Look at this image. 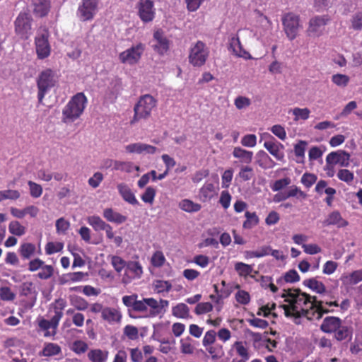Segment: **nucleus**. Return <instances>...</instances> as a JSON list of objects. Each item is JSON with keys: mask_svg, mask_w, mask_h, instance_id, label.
<instances>
[{"mask_svg": "<svg viewBox=\"0 0 362 362\" xmlns=\"http://www.w3.org/2000/svg\"><path fill=\"white\" fill-rule=\"evenodd\" d=\"M36 247L30 243H24L21 245L18 252L23 259H30L35 254Z\"/></svg>", "mask_w": 362, "mask_h": 362, "instance_id": "obj_28", "label": "nucleus"}, {"mask_svg": "<svg viewBox=\"0 0 362 362\" xmlns=\"http://www.w3.org/2000/svg\"><path fill=\"white\" fill-rule=\"evenodd\" d=\"M342 320L334 316L326 317L320 325V330L325 333H334L341 325Z\"/></svg>", "mask_w": 362, "mask_h": 362, "instance_id": "obj_18", "label": "nucleus"}, {"mask_svg": "<svg viewBox=\"0 0 362 362\" xmlns=\"http://www.w3.org/2000/svg\"><path fill=\"white\" fill-rule=\"evenodd\" d=\"M144 49L143 45L139 44L120 53L119 59L122 63L134 64L139 62Z\"/></svg>", "mask_w": 362, "mask_h": 362, "instance_id": "obj_10", "label": "nucleus"}, {"mask_svg": "<svg viewBox=\"0 0 362 362\" xmlns=\"http://www.w3.org/2000/svg\"><path fill=\"white\" fill-rule=\"evenodd\" d=\"M88 274L82 272L67 273L59 277V284L64 285L73 282L81 281Z\"/></svg>", "mask_w": 362, "mask_h": 362, "instance_id": "obj_21", "label": "nucleus"}, {"mask_svg": "<svg viewBox=\"0 0 362 362\" xmlns=\"http://www.w3.org/2000/svg\"><path fill=\"white\" fill-rule=\"evenodd\" d=\"M33 13L39 16H46L50 8L49 0H33Z\"/></svg>", "mask_w": 362, "mask_h": 362, "instance_id": "obj_22", "label": "nucleus"}, {"mask_svg": "<svg viewBox=\"0 0 362 362\" xmlns=\"http://www.w3.org/2000/svg\"><path fill=\"white\" fill-rule=\"evenodd\" d=\"M173 315L179 318H187L189 316V309L185 303H179L173 308Z\"/></svg>", "mask_w": 362, "mask_h": 362, "instance_id": "obj_37", "label": "nucleus"}, {"mask_svg": "<svg viewBox=\"0 0 362 362\" xmlns=\"http://www.w3.org/2000/svg\"><path fill=\"white\" fill-rule=\"evenodd\" d=\"M103 216L110 222L116 223L117 224L122 223L126 221L127 217L117 213L115 212L112 209H105L103 211Z\"/></svg>", "mask_w": 362, "mask_h": 362, "instance_id": "obj_27", "label": "nucleus"}, {"mask_svg": "<svg viewBox=\"0 0 362 362\" xmlns=\"http://www.w3.org/2000/svg\"><path fill=\"white\" fill-rule=\"evenodd\" d=\"M216 333L214 330L206 332L202 340L203 346L207 347L212 345L216 341Z\"/></svg>", "mask_w": 362, "mask_h": 362, "instance_id": "obj_59", "label": "nucleus"}, {"mask_svg": "<svg viewBox=\"0 0 362 362\" xmlns=\"http://www.w3.org/2000/svg\"><path fill=\"white\" fill-rule=\"evenodd\" d=\"M233 156L234 158L239 159L240 162L249 164L252 162L253 153L241 147H235L233 151Z\"/></svg>", "mask_w": 362, "mask_h": 362, "instance_id": "obj_24", "label": "nucleus"}, {"mask_svg": "<svg viewBox=\"0 0 362 362\" xmlns=\"http://www.w3.org/2000/svg\"><path fill=\"white\" fill-rule=\"evenodd\" d=\"M238 176L243 181H248L254 176L253 169L248 165L242 166L238 173Z\"/></svg>", "mask_w": 362, "mask_h": 362, "instance_id": "obj_51", "label": "nucleus"}, {"mask_svg": "<svg viewBox=\"0 0 362 362\" xmlns=\"http://www.w3.org/2000/svg\"><path fill=\"white\" fill-rule=\"evenodd\" d=\"M130 354V358L132 362H141L143 360L142 351L139 348L128 349Z\"/></svg>", "mask_w": 362, "mask_h": 362, "instance_id": "obj_64", "label": "nucleus"}, {"mask_svg": "<svg viewBox=\"0 0 362 362\" xmlns=\"http://www.w3.org/2000/svg\"><path fill=\"white\" fill-rule=\"evenodd\" d=\"M340 280L345 286L357 284L362 281V269L354 271L349 274H344L341 276Z\"/></svg>", "mask_w": 362, "mask_h": 362, "instance_id": "obj_25", "label": "nucleus"}, {"mask_svg": "<svg viewBox=\"0 0 362 362\" xmlns=\"http://www.w3.org/2000/svg\"><path fill=\"white\" fill-rule=\"evenodd\" d=\"M257 157L258 158L257 163L261 168L265 169L273 166L274 162L268 156V154L264 151H258L257 153Z\"/></svg>", "mask_w": 362, "mask_h": 362, "instance_id": "obj_35", "label": "nucleus"}, {"mask_svg": "<svg viewBox=\"0 0 362 362\" xmlns=\"http://www.w3.org/2000/svg\"><path fill=\"white\" fill-rule=\"evenodd\" d=\"M228 49L236 57H243L245 59L252 58L250 53L243 49L238 35H233L229 39Z\"/></svg>", "mask_w": 362, "mask_h": 362, "instance_id": "obj_13", "label": "nucleus"}, {"mask_svg": "<svg viewBox=\"0 0 362 362\" xmlns=\"http://www.w3.org/2000/svg\"><path fill=\"white\" fill-rule=\"evenodd\" d=\"M28 185L30 188V193L31 197L34 198H38L42 195V187L40 185L37 184L33 181H28Z\"/></svg>", "mask_w": 362, "mask_h": 362, "instance_id": "obj_53", "label": "nucleus"}, {"mask_svg": "<svg viewBox=\"0 0 362 362\" xmlns=\"http://www.w3.org/2000/svg\"><path fill=\"white\" fill-rule=\"evenodd\" d=\"M35 292V286L30 281H26L21 286V294L24 296H30Z\"/></svg>", "mask_w": 362, "mask_h": 362, "instance_id": "obj_57", "label": "nucleus"}, {"mask_svg": "<svg viewBox=\"0 0 362 362\" xmlns=\"http://www.w3.org/2000/svg\"><path fill=\"white\" fill-rule=\"evenodd\" d=\"M158 301L153 298H143L142 300H136L134 307L133 308L134 311L139 313H147L148 311L151 313V310L153 309L158 308Z\"/></svg>", "mask_w": 362, "mask_h": 362, "instance_id": "obj_17", "label": "nucleus"}, {"mask_svg": "<svg viewBox=\"0 0 362 362\" xmlns=\"http://www.w3.org/2000/svg\"><path fill=\"white\" fill-rule=\"evenodd\" d=\"M125 149L128 153L138 154H154L157 151L156 147L141 142L127 145Z\"/></svg>", "mask_w": 362, "mask_h": 362, "instance_id": "obj_15", "label": "nucleus"}, {"mask_svg": "<svg viewBox=\"0 0 362 362\" xmlns=\"http://www.w3.org/2000/svg\"><path fill=\"white\" fill-rule=\"evenodd\" d=\"M123 333L129 340L134 341L139 338V330L133 325H126L124 327Z\"/></svg>", "mask_w": 362, "mask_h": 362, "instance_id": "obj_47", "label": "nucleus"}, {"mask_svg": "<svg viewBox=\"0 0 362 362\" xmlns=\"http://www.w3.org/2000/svg\"><path fill=\"white\" fill-rule=\"evenodd\" d=\"M54 274V267L52 265H44L40 269V271L37 274V276L43 280L48 279L52 276Z\"/></svg>", "mask_w": 362, "mask_h": 362, "instance_id": "obj_44", "label": "nucleus"}, {"mask_svg": "<svg viewBox=\"0 0 362 362\" xmlns=\"http://www.w3.org/2000/svg\"><path fill=\"white\" fill-rule=\"evenodd\" d=\"M235 270L238 273L240 276H245L251 275L253 271L251 265L245 264L243 262H237L235 264Z\"/></svg>", "mask_w": 362, "mask_h": 362, "instance_id": "obj_40", "label": "nucleus"}, {"mask_svg": "<svg viewBox=\"0 0 362 362\" xmlns=\"http://www.w3.org/2000/svg\"><path fill=\"white\" fill-rule=\"evenodd\" d=\"M108 357V351L101 349H92L88 354V358L91 362H105Z\"/></svg>", "mask_w": 362, "mask_h": 362, "instance_id": "obj_29", "label": "nucleus"}, {"mask_svg": "<svg viewBox=\"0 0 362 362\" xmlns=\"http://www.w3.org/2000/svg\"><path fill=\"white\" fill-rule=\"evenodd\" d=\"M257 136L255 134H247L242 138L241 144L245 147L252 148L256 146Z\"/></svg>", "mask_w": 362, "mask_h": 362, "instance_id": "obj_60", "label": "nucleus"}, {"mask_svg": "<svg viewBox=\"0 0 362 362\" xmlns=\"http://www.w3.org/2000/svg\"><path fill=\"white\" fill-rule=\"evenodd\" d=\"M245 216L246 220L243 224L245 229H251L259 223V219L255 212L246 211Z\"/></svg>", "mask_w": 362, "mask_h": 362, "instance_id": "obj_34", "label": "nucleus"}, {"mask_svg": "<svg viewBox=\"0 0 362 362\" xmlns=\"http://www.w3.org/2000/svg\"><path fill=\"white\" fill-rule=\"evenodd\" d=\"M156 100L151 95L146 94L141 96L134 107V115L131 124L142 119H148L151 116V111L156 107Z\"/></svg>", "mask_w": 362, "mask_h": 362, "instance_id": "obj_3", "label": "nucleus"}, {"mask_svg": "<svg viewBox=\"0 0 362 362\" xmlns=\"http://www.w3.org/2000/svg\"><path fill=\"white\" fill-rule=\"evenodd\" d=\"M215 192V186L213 183L206 182L199 189L200 199L202 201L210 199Z\"/></svg>", "mask_w": 362, "mask_h": 362, "instance_id": "obj_32", "label": "nucleus"}, {"mask_svg": "<svg viewBox=\"0 0 362 362\" xmlns=\"http://www.w3.org/2000/svg\"><path fill=\"white\" fill-rule=\"evenodd\" d=\"M213 309V305L211 303H199L197 305L194 312L197 315H202L210 312Z\"/></svg>", "mask_w": 362, "mask_h": 362, "instance_id": "obj_56", "label": "nucleus"}, {"mask_svg": "<svg viewBox=\"0 0 362 362\" xmlns=\"http://www.w3.org/2000/svg\"><path fill=\"white\" fill-rule=\"evenodd\" d=\"M352 337V331L350 327L348 326L344 325L341 324V325L334 332V339L338 341H341L346 339H350Z\"/></svg>", "mask_w": 362, "mask_h": 362, "instance_id": "obj_30", "label": "nucleus"}, {"mask_svg": "<svg viewBox=\"0 0 362 362\" xmlns=\"http://www.w3.org/2000/svg\"><path fill=\"white\" fill-rule=\"evenodd\" d=\"M56 82L54 74L51 69H46L40 73L37 80L39 103L42 102L45 94L55 86Z\"/></svg>", "mask_w": 362, "mask_h": 362, "instance_id": "obj_4", "label": "nucleus"}, {"mask_svg": "<svg viewBox=\"0 0 362 362\" xmlns=\"http://www.w3.org/2000/svg\"><path fill=\"white\" fill-rule=\"evenodd\" d=\"M351 25L354 30L362 29V11L356 13L351 18Z\"/></svg>", "mask_w": 362, "mask_h": 362, "instance_id": "obj_63", "label": "nucleus"}, {"mask_svg": "<svg viewBox=\"0 0 362 362\" xmlns=\"http://www.w3.org/2000/svg\"><path fill=\"white\" fill-rule=\"evenodd\" d=\"M127 270L132 272L134 277L139 278L143 273L142 267L138 262L130 261L127 262Z\"/></svg>", "mask_w": 362, "mask_h": 362, "instance_id": "obj_43", "label": "nucleus"}, {"mask_svg": "<svg viewBox=\"0 0 362 362\" xmlns=\"http://www.w3.org/2000/svg\"><path fill=\"white\" fill-rule=\"evenodd\" d=\"M87 221L95 231L103 230L107 224L100 217L97 216L88 217Z\"/></svg>", "mask_w": 362, "mask_h": 362, "instance_id": "obj_36", "label": "nucleus"}, {"mask_svg": "<svg viewBox=\"0 0 362 362\" xmlns=\"http://www.w3.org/2000/svg\"><path fill=\"white\" fill-rule=\"evenodd\" d=\"M286 301L288 305H282L286 317H294L295 322L299 324L298 319L302 317L309 320H320L329 310L322 305L323 301L317 300L316 297L311 296L300 289H288L286 295Z\"/></svg>", "mask_w": 362, "mask_h": 362, "instance_id": "obj_1", "label": "nucleus"}, {"mask_svg": "<svg viewBox=\"0 0 362 362\" xmlns=\"http://www.w3.org/2000/svg\"><path fill=\"white\" fill-rule=\"evenodd\" d=\"M21 197V193L15 189L0 191V202L6 199L16 200Z\"/></svg>", "mask_w": 362, "mask_h": 362, "instance_id": "obj_42", "label": "nucleus"}, {"mask_svg": "<svg viewBox=\"0 0 362 362\" xmlns=\"http://www.w3.org/2000/svg\"><path fill=\"white\" fill-rule=\"evenodd\" d=\"M234 104L238 110H243L251 105V100L247 97L238 96L235 99Z\"/></svg>", "mask_w": 362, "mask_h": 362, "instance_id": "obj_55", "label": "nucleus"}, {"mask_svg": "<svg viewBox=\"0 0 362 362\" xmlns=\"http://www.w3.org/2000/svg\"><path fill=\"white\" fill-rule=\"evenodd\" d=\"M153 2L150 0H146L140 3L139 16L144 22L151 21L154 18V11H153Z\"/></svg>", "mask_w": 362, "mask_h": 362, "instance_id": "obj_19", "label": "nucleus"}, {"mask_svg": "<svg viewBox=\"0 0 362 362\" xmlns=\"http://www.w3.org/2000/svg\"><path fill=\"white\" fill-rule=\"evenodd\" d=\"M87 104V98L83 93L74 95L62 110V121L71 123L83 114Z\"/></svg>", "mask_w": 362, "mask_h": 362, "instance_id": "obj_2", "label": "nucleus"}, {"mask_svg": "<svg viewBox=\"0 0 362 362\" xmlns=\"http://www.w3.org/2000/svg\"><path fill=\"white\" fill-rule=\"evenodd\" d=\"M48 31L44 29L35 37L36 52L40 59H45L50 54V46L48 42Z\"/></svg>", "mask_w": 362, "mask_h": 362, "instance_id": "obj_11", "label": "nucleus"}, {"mask_svg": "<svg viewBox=\"0 0 362 362\" xmlns=\"http://www.w3.org/2000/svg\"><path fill=\"white\" fill-rule=\"evenodd\" d=\"M117 189L122 198L128 203L136 205L139 202L130 188L124 183L117 185Z\"/></svg>", "mask_w": 362, "mask_h": 362, "instance_id": "obj_23", "label": "nucleus"}, {"mask_svg": "<svg viewBox=\"0 0 362 362\" xmlns=\"http://www.w3.org/2000/svg\"><path fill=\"white\" fill-rule=\"evenodd\" d=\"M62 316L63 313L61 310H56V312H54V315L49 320L54 325V330H51V332H45L44 336L45 337H54L57 334V329Z\"/></svg>", "mask_w": 362, "mask_h": 362, "instance_id": "obj_38", "label": "nucleus"}, {"mask_svg": "<svg viewBox=\"0 0 362 362\" xmlns=\"http://www.w3.org/2000/svg\"><path fill=\"white\" fill-rule=\"evenodd\" d=\"M206 351L211 354L213 359L220 358L224 354L221 345L216 344L206 347Z\"/></svg>", "mask_w": 362, "mask_h": 362, "instance_id": "obj_49", "label": "nucleus"}, {"mask_svg": "<svg viewBox=\"0 0 362 362\" xmlns=\"http://www.w3.org/2000/svg\"><path fill=\"white\" fill-rule=\"evenodd\" d=\"M332 81L339 87H346L349 82V77L345 74H337L332 76Z\"/></svg>", "mask_w": 362, "mask_h": 362, "instance_id": "obj_48", "label": "nucleus"}, {"mask_svg": "<svg viewBox=\"0 0 362 362\" xmlns=\"http://www.w3.org/2000/svg\"><path fill=\"white\" fill-rule=\"evenodd\" d=\"M291 184V179L285 177L274 182L272 189L274 192H278Z\"/></svg>", "mask_w": 362, "mask_h": 362, "instance_id": "obj_62", "label": "nucleus"}, {"mask_svg": "<svg viewBox=\"0 0 362 362\" xmlns=\"http://www.w3.org/2000/svg\"><path fill=\"white\" fill-rule=\"evenodd\" d=\"M293 115L295 116L294 120L298 121L299 119L305 120L309 117L310 111L308 108H299L296 107L292 110Z\"/></svg>", "mask_w": 362, "mask_h": 362, "instance_id": "obj_46", "label": "nucleus"}, {"mask_svg": "<svg viewBox=\"0 0 362 362\" xmlns=\"http://www.w3.org/2000/svg\"><path fill=\"white\" fill-rule=\"evenodd\" d=\"M282 24L287 37L290 40H294L301 28L299 16L293 13H286L282 18Z\"/></svg>", "mask_w": 362, "mask_h": 362, "instance_id": "obj_6", "label": "nucleus"}, {"mask_svg": "<svg viewBox=\"0 0 362 362\" xmlns=\"http://www.w3.org/2000/svg\"><path fill=\"white\" fill-rule=\"evenodd\" d=\"M209 54L206 45L202 41H197L189 49V62L194 66L200 67L205 64Z\"/></svg>", "mask_w": 362, "mask_h": 362, "instance_id": "obj_5", "label": "nucleus"}, {"mask_svg": "<svg viewBox=\"0 0 362 362\" xmlns=\"http://www.w3.org/2000/svg\"><path fill=\"white\" fill-rule=\"evenodd\" d=\"M111 264L117 272L119 273L126 267L127 263L119 256H112Z\"/></svg>", "mask_w": 362, "mask_h": 362, "instance_id": "obj_52", "label": "nucleus"}, {"mask_svg": "<svg viewBox=\"0 0 362 362\" xmlns=\"http://www.w3.org/2000/svg\"><path fill=\"white\" fill-rule=\"evenodd\" d=\"M179 207L182 210L189 213L197 212L201 209V205L199 204L194 203L187 199L182 200L179 203Z\"/></svg>", "mask_w": 362, "mask_h": 362, "instance_id": "obj_33", "label": "nucleus"}, {"mask_svg": "<svg viewBox=\"0 0 362 362\" xmlns=\"http://www.w3.org/2000/svg\"><path fill=\"white\" fill-rule=\"evenodd\" d=\"M102 318L109 323L118 322L122 318V315L115 308L105 307L103 311Z\"/></svg>", "mask_w": 362, "mask_h": 362, "instance_id": "obj_26", "label": "nucleus"}, {"mask_svg": "<svg viewBox=\"0 0 362 362\" xmlns=\"http://www.w3.org/2000/svg\"><path fill=\"white\" fill-rule=\"evenodd\" d=\"M156 196V189L152 187H148L141 195V199L145 203L152 204Z\"/></svg>", "mask_w": 362, "mask_h": 362, "instance_id": "obj_54", "label": "nucleus"}, {"mask_svg": "<svg viewBox=\"0 0 362 362\" xmlns=\"http://www.w3.org/2000/svg\"><path fill=\"white\" fill-rule=\"evenodd\" d=\"M64 247L63 243L59 242H49L45 246V252L47 255H52L62 250Z\"/></svg>", "mask_w": 362, "mask_h": 362, "instance_id": "obj_50", "label": "nucleus"}, {"mask_svg": "<svg viewBox=\"0 0 362 362\" xmlns=\"http://www.w3.org/2000/svg\"><path fill=\"white\" fill-rule=\"evenodd\" d=\"M350 155L345 151L339 150L329 153L326 157V163L339 164L341 167L349 165Z\"/></svg>", "mask_w": 362, "mask_h": 362, "instance_id": "obj_12", "label": "nucleus"}, {"mask_svg": "<svg viewBox=\"0 0 362 362\" xmlns=\"http://www.w3.org/2000/svg\"><path fill=\"white\" fill-rule=\"evenodd\" d=\"M206 0H185L188 11L194 12L197 11Z\"/></svg>", "mask_w": 362, "mask_h": 362, "instance_id": "obj_61", "label": "nucleus"}, {"mask_svg": "<svg viewBox=\"0 0 362 362\" xmlns=\"http://www.w3.org/2000/svg\"><path fill=\"white\" fill-rule=\"evenodd\" d=\"M98 10V0H82L79 4L76 15L81 21H91Z\"/></svg>", "mask_w": 362, "mask_h": 362, "instance_id": "obj_7", "label": "nucleus"}, {"mask_svg": "<svg viewBox=\"0 0 362 362\" xmlns=\"http://www.w3.org/2000/svg\"><path fill=\"white\" fill-rule=\"evenodd\" d=\"M71 303L78 310H85L88 307V303L84 298L80 296L71 297Z\"/></svg>", "mask_w": 362, "mask_h": 362, "instance_id": "obj_45", "label": "nucleus"}, {"mask_svg": "<svg viewBox=\"0 0 362 362\" xmlns=\"http://www.w3.org/2000/svg\"><path fill=\"white\" fill-rule=\"evenodd\" d=\"M31 16L26 12H21L15 21V32L21 38L27 39L31 35Z\"/></svg>", "mask_w": 362, "mask_h": 362, "instance_id": "obj_8", "label": "nucleus"}, {"mask_svg": "<svg viewBox=\"0 0 362 362\" xmlns=\"http://www.w3.org/2000/svg\"><path fill=\"white\" fill-rule=\"evenodd\" d=\"M8 230L11 234L14 235L21 236L25 234V228L18 221H13L9 223Z\"/></svg>", "mask_w": 362, "mask_h": 362, "instance_id": "obj_41", "label": "nucleus"}, {"mask_svg": "<svg viewBox=\"0 0 362 362\" xmlns=\"http://www.w3.org/2000/svg\"><path fill=\"white\" fill-rule=\"evenodd\" d=\"M338 178L346 183H350L354 180V174L346 169L339 170L337 173Z\"/></svg>", "mask_w": 362, "mask_h": 362, "instance_id": "obj_58", "label": "nucleus"}, {"mask_svg": "<svg viewBox=\"0 0 362 362\" xmlns=\"http://www.w3.org/2000/svg\"><path fill=\"white\" fill-rule=\"evenodd\" d=\"M303 284L317 293L322 294L326 291L325 286L322 282L317 281L315 278L305 280Z\"/></svg>", "mask_w": 362, "mask_h": 362, "instance_id": "obj_31", "label": "nucleus"}, {"mask_svg": "<svg viewBox=\"0 0 362 362\" xmlns=\"http://www.w3.org/2000/svg\"><path fill=\"white\" fill-rule=\"evenodd\" d=\"M61 352L60 346L54 343H48L45 344L42 350V355L44 356H53L59 354Z\"/></svg>", "mask_w": 362, "mask_h": 362, "instance_id": "obj_39", "label": "nucleus"}, {"mask_svg": "<svg viewBox=\"0 0 362 362\" xmlns=\"http://www.w3.org/2000/svg\"><path fill=\"white\" fill-rule=\"evenodd\" d=\"M154 44L152 45L154 51L160 55L165 54L169 49L170 42L163 32L157 30L153 34Z\"/></svg>", "mask_w": 362, "mask_h": 362, "instance_id": "obj_14", "label": "nucleus"}, {"mask_svg": "<svg viewBox=\"0 0 362 362\" xmlns=\"http://www.w3.org/2000/svg\"><path fill=\"white\" fill-rule=\"evenodd\" d=\"M329 22V18L327 16H316L313 17L309 21L308 28L306 30L308 35L313 37L321 36Z\"/></svg>", "mask_w": 362, "mask_h": 362, "instance_id": "obj_9", "label": "nucleus"}, {"mask_svg": "<svg viewBox=\"0 0 362 362\" xmlns=\"http://www.w3.org/2000/svg\"><path fill=\"white\" fill-rule=\"evenodd\" d=\"M349 223L344 220L340 213L337 211H334L329 214L327 218L323 221L325 226H329L331 225L337 226L338 228H344L348 226Z\"/></svg>", "mask_w": 362, "mask_h": 362, "instance_id": "obj_20", "label": "nucleus"}, {"mask_svg": "<svg viewBox=\"0 0 362 362\" xmlns=\"http://www.w3.org/2000/svg\"><path fill=\"white\" fill-rule=\"evenodd\" d=\"M272 140L267 141L264 144V147L278 160L282 161L284 158L283 149L284 146L279 142L274 141V138L270 136Z\"/></svg>", "mask_w": 362, "mask_h": 362, "instance_id": "obj_16", "label": "nucleus"}]
</instances>
